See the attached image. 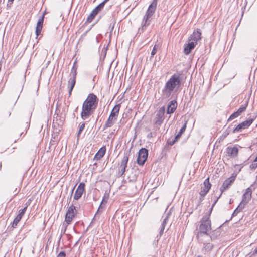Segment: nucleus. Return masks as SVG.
<instances>
[{
  "mask_svg": "<svg viewBox=\"0 0 257 257\" xmlns=\"http://www.w3.org/2000/svg\"><path fill=\"white\" fill-rule=\"evenodd\" d=\"M177 107V103L176 101H171L168 106L167 112L168 114L173 113Z\"/></svg>",
  "mask_w": 257,
  "mask_h": 257,
  "instance_id": "nucleus-19",
  "label": "nucleus"
},
{
  "mask_svg": "<svg viewBox=\"0 0 257 257\" xmlns=\"http://www.w3.org/2000/svg\"><path fill=\"white\" fill-rule=\"evenodd\" d=\"M44 15H43V16L38 20L37 26L36 27V34L37 36H38L39 35H40L42 28H43V24L44 21Z\"/></svg>",
  "mask_w": 257,
  "mask_h": 257,
  "instance_id": "nucleus-16",
  "label": "nucleus"
},
{
  "mask_svg": "<svg viewBox=\"0 0 257 257\" xmlns=\"http://www.w3.org/2000/svg\"><path fill=\"white\" fill-rule=\"evenodd\" d=\"M21 219L22 218H20L19 216H17L13 220V222L12 224L13 227H16L17 226L18 223L21 220Z\"/></svg>",
  "mask_w": 257,
  "mask_h": 257,
  "instance_id": "nucleus-25",
  "label": "nucleus"
},
{
  "mask_svg": "<svg viewBox=\"0 0 257 257\" xmlns=\"http://www.w3.org/2000/svg\"><path fill=\"white\" fill-rule=\"evenodd\" d=\"M236 176H237V174L233 173L232 174L231 177H230L229 178H228L227 180H226V189L227 188L229 187V186L231 185V184L234 182Z\"/></svg>",
  "mask_w": 257,
  "mask_h": 257,
  "instance_id": "nucleus-22",
  "label": "nucleus"
},
{
  "mask_svg": "<svg viewBox=\"0 0 257 257\" xmlns=\"http://www.w3.org/2000/svg\"><path fill=\"white\" fill-rule=\"evenodd\" d=\"M106 147L104 146L100 148L98 151L95 155L94 159L98 160L102 158L106 153Z\"/></svg>",
  "mask_w": 257,
  "mask_h": 257,
  "instance_id": "nucleus-18",
  "label": "nucleus"
},
{
  "mask_svg": "<svg viewBox=\"0 0 257 257\" xmlns=\"http://www.w3.org/2000/svg\"><path fill=\"white\" fill-rule=\"evenodd\" d=\"M108 1H109V0H104V3H106V2H107Z\"/></svg>",
  "mask_w": 257,
  "mask_h": 257,
  "instance_id": "nucleus-42",
  "label": "nucleus"
},
{
  "mask_svg": "<svg viewBox=\"0 0 257 257\" xmlns=\"http://www.w3.org/2000/svg\"><path fill=\"white\" fill-rule=\"evenodd\" d=\"M130 152H126L124 153V156L121 160V164L120 165V169L121 173V175L123 174L125 172L126 168L127 167V162L130 156Z\"/></svg>",
  "mask_w": 257,
  "mask_h": 257,
  "instance_id": "nucleus-10",
  "label": "nucleus"
},
{
  "mask_svg": "<svg viewBox=\"0 0 257 257\" xmlns=\"http://www.w3.org/2000/svg\"><path fill=\"white\" fill-rule=\"evenodd\" d=\"M85 184L83 182H81L78 187L77 188L74 195V199L75 200H79L82 196V194L84 193L85 190Z\"/></svg>",
  "mask_w": 257,
  "mask_h": 257,
  "instance_id": "nucleus-8",
  "label": "nucleus"
},
{
  "mask_svg": "<svg viewBox=\"0 0 257 257\" xmlns=\"http://www.w3.org/2000/svg\"><path fill=\"white\" fill-rule=\"evenodd\" d=\"M250 167L251 169H255L257 167V162H254L250 165Z\"/></svg>",
  "mask_w": 257,
  "mask_h": 257,
  "instance_id": "nucleus-33",
  "label": "nucleus"
},
{
  "mask_svg": "<svg viewBox=\"0 0 257 257\" xmlns=\"http://www.w3.org/2000/svg\"><path fill=\"white\" fill-rule=\"evenodd\" d=\"M201 39V32L200 29H196L194 30L189 38V41L196 42L197 43Z\"/></svg>",
  "mask_w": 257,
  "mask_h": 257,
  "instance_id": "nucleus-14",
  "label": "nucleus"
},
{
  "mask_svg": "<svg viewBox=\"0 0 257 257\" xmlns=\"http://www.w3.org/2000/svg\"><path fill=\"white\" fill-rule=\"evenodd\" d=\"M105 3L104 2H102L99 5H98L96 8H94L95 10H96V11L98 13L104 6Z\"/></svg>",
  "mask_w": 257,
  "mask_h": 257,
  "instance_id": "nucleus-27",
  "label": "nucleus"
},
{
  "mask_svg": "<svg viewBox=\"0 0 257 257\" xmlns=\"http://www.w3.org/2000/svg\"><path fill=\"white\" fill-rule=\"evenodd\" d=\"M251 194L252 191L251 189L250 188H247L242 196V199L241 203L236 208V209L234 211V214L240 212L244 208L245 206L250 200L251 198Z\"/></svg>",
  "mask_w": 257,
  "mask_h": 257,
  "instance_id": "nucleus-5",
  "label": "nucleus"
},
{
  "mask_svg": "<svg viewBox=\"0 0 257 257\" xmlns=\"http://www.w3.org/2000/svg\"><path fill=\"white\" fill-rule=\"evenodd\" d=\"M98 12L96 11V10L94 9L92 11L90 15L88 16L86 22L89 23L92 21L95 16L97 15Z\"/></svg>",
  "mask_w": 257,
  "mask_h": 257,
  "instance_id": "nucleus-23",
  "label": "nucleus"
},
{
  "mask_svg": "<svg viewBox=\"0 0 257 257\" xmlns=\"http://www.w3.org/2000/svg\"><path fill=\"white\" fill-rule=\"evenodd\" d=\"M200 235L207 234L208 231L211 229V223L208 219L203 220L199 227Z\"/></svg>",
  "mask_w": 257,
  "mask_h": 257,
  "instance_id": "nucleus-7",
  "label": "nucleus"
},
{
  "mask_svg": "<svg viewBox=\"0 0 257 257\" xmlns=\"http://www.w3.org/2000/svg\"><path fill=\"white\" fill-rule=\"evenodd\" d=\"M117 118L112 116L111 115L109 116L108 119L105 124V127H110L114 124V122L117 120Z\"/></svg>",
  "mask_w": 257,
  "mask_h": 257,
  "instance_id": "nucleus-21",
  "label": "nucleus"
},
{
  "mask_svg": "<svg viewBox=\"0 0 257 257\" xmlns=\"http://www.w3.org/2000/svg\"><path fill=\"white\" fill-rule=\"evenodd\" d=\"M186 126H187V122H186L183 126L182 127V128L180 129V131L179 132V133L180 134H181V135H182V134L186 130Z\"/></svg>",
  "mask_w": 257,
  "mask_h": 257,
  "instance_id": "nucleus-31",
  "label": "nucleus"
},
{
  "mask_svg": "<svg viewBox=\"0 0 257 257\" xmlns=\"http://www.w3.org/2000/svg\"><path fill=\"white\" fill-rule=\"evenodd\" d=\"M211 186V184L209 182V178L208 177L204 181L203 186L201 187L200 195L201 196H204L210 190Z\"/></svg>",
  "mask_w": 257,
  "mask_h": 257,
  "instance_id": "nucleus-11",
  "label": "nucleus"
},
{
  "mask_svg": "<svg viewBox=\"0 0 257 257\" xmlns=\"http://www.w3.org/2000/svg\"><path fill=\"white\" fill-rule=\"evenodd\" d=\"M246 109V107H240L236 112L238 113V114L240 115L242 112H243Z\"/></svg>",
  "mask_w": 257,
  "mask_h": 257,
  "instance_id": "nucleus-32",
  "label": "nucleus"
},
{
  "mask_svg": "<svg viewBox=\"0 0 257 257\" xmlns=\"http://www.w3.org/2000/svg\"><path fill=\"white\" fill-rule=\"evenodd\" d=\"M227 156L230 158H235L237 156L238 147L237 146H230L227 147L226 150Z\"/></svg>",
  "mask_w": 257,
  "mask_h": 257,
  "instance_id": "nucleus-12",
  "label": "nucleus"
},
{
  "mask_svg": "<svg viewBox=\"0 0 257 257\" xmlns=\"http://www.w3.org/2000/svg\"><path fill=\"white\" fill-rule=\"evenodd\" d=\"M98 98L93 93H90L87 96L86 99L84 101L81 117L83 120L88 118L93 113L97 106Z\"/></svg>",
  "mask_w": 257,
  "mask_h": 257,
  "instance_id": "nucleus-1",
  "label": "nucleus"
},
{
  "mask_svg": "<svg viewBox=\"0 0 257 257\" xmlns=\"http://www.w3.org/2000/svg\"><path fill=\"white\" fill-rule=\"evenodd\" d=\"M77 74V67L76 66V62H75L71 69L70 77L76 78Z\"/></svg>",
  "mask_w": 257,
  "mask_h": 257,
  "instance_id": "nucleus-24",
  "label": "nucleus"
},
{
  "mask_svg": "<svg viewBox=\"0 0 257 257\" xmlns=\"http://www.w3.org/2000/svg\"><path fill=\"white\" fill-rule=\"evenodd\" d=\"M181 134L179 133H178V134L175 136L174 140L177 142L178 139L181 137Z\"/></svg>",
  "mask_w": 257,
  "mask_h": 257,
  "instance_id": "nucleus-36",
  "label": "nucleus"
},
{
  "mask_svg": "<svg viewBox=\"0 0 257 257\" xmlns=\"http://www.w3.org/2000/svg\"><path fill=\"white\" fill-rule=\"evenodd\" d=\"M78 213L76 207L73 204H71L68 207L66 212L65 220L63 224L65 225L66 228L71 224L73 220L76 217Z\"/></svg>",
  "mask_w": 257,
  "mask_h": 257,
  "instance_id": "nucleus-3",
  "label": "nucleus"
},
{
  "mask_svg": "<svg viewBox=\"0 0 257 257\" xmlns=\"http://www.w3.org/2000/svg\"><path fill=\"white\" fill-rule=\"evenodd\" d=\"M197 43L196 42L192 41H190L188 44H185L183 50L184 53L186 55L189 54L191 51L194 49Z\"/></svg>",
  "mask_w": 257,
  "mask_h": 257,
  "instance_id": "nucleus-15",
  "label": "nucleus"
},
{
  "mask_svg": "<svg viewBox=\"0 0 257 257\" xmlns=\"http://www.w3.org/2000/svg\"><path fill=\"white\" fill-rule=\"evenodd\" d=\"M9 2H10L11 4H12L14 0H8Z\"/></svg>",
  "mask_w": 257,
  "mask_h": 257,
  "instance_id": "nucleus-41",
  "label": "nucleus"
},
{
  "mask_svg": "<svg viewBox=\"0 0 257 257\" xmlns=\"http://www.w3.org/2000/svg\"><path fill=\"white\" fill-rule=\"evenodd\" d=\"M180 83V76L176 74L173 75L165 84L163 90V94L167 97H169L171 93L179 86Z\"/></svg>",
  "mask_w": 257,
  "mask_h": 257,
  "instance_id": "nucleus-2",
  "label": "nucleus"
},
{
  "mask_svg": "<svg viewBox=\"0 0 257 257\" xmlns=\"http://www.w3.org/2000/svg\"><path fill=\"white\" fill-rule=\"evenodd\" d=\"M157 5V1L153 0L151 4L149 5L148 9L146 13V14L144 17V23L142 25V29L146 28L149 25V23H147L148 20L153 16L156 10Z\"/></svg>",
  "mask_w": 257,
  "mask_h": 257,
  "instance_id": "nucleus-4",
  "label": "nucleus"
},
{
  "mask_svg": "<svg viewBox=\"0 0 257 257\" xmlns=\"http://www.w3.org/2000/svg\"><path fill=\"white\" fill-rule=\"evenodd\" d=\"M11 114V112L9 111V112H8V117L10 116Z\"/></svg>",
  "mask_w": 257,
  "mask_h": 257,
  "instance_id": "nucleus-40",
  "label": "nucleus"
},
{
  "mask_svg": "<svg viewBox=\"0 0 257 257\" xmlns=\"http://www.w3.org/2000/svg\"><path fill=\"white\" fill-rule=\"evenodd\" d=\"M158 45H155L153 48V50L151 52V56L153 57L154 55H155L157 52V50H158Z\"/></svg>",
  "mask_w": 257,
  "mask_h": 257,
  "instance_id": "nucleus-30",
  "label": "nucleus"
},
{
  "mask_svg": "<svg viewBox=\"0 0 257 257\" xmlns=\"http://www.w3.org/2000/svg\"><path fill=\"white\" fill-rule=\"evenodd\" d=\"M181 134L179 133H178V134L175 136L174 140L177 142L178 139L181 137Z\"/></svg>",
  "mask_w": 257,
  "mask_h": 257,
  "instance_id": "nucleus-38",
  "label": "nucleus"
},
{
  "mask_svg": "<svg viewBox=\"0 0 257 257\" xmlns=\"http://www.w3.org/2000/svg\"><path fill=\"white\" fill-rule=\"evenodd\" d=\"M148 156V151L147 149L142 148L138 152V156L137 160V163L143 166L146 161Z\"/></svg>",
  "mask_w": 257,
  "mask_h": 257,
  "instance_id": "nucleus-6",
  "label": "nucleus"
},
{
  "mask_svg": "<svg viewBox=\"0 0 257 257\" xmlns=\"http://www.w3.org/2000/svg\"><path fill=\"white\" fill-rule=\"evenodd\" d=\"M76 78L70 77L68 81L67 88L69 90V95L71 96L73 89L76 84Z\"/></svg>",
  "mask_w": 257,
  "mask_h": 257,
  "instance_id": "nucleus-17",
  "label": "nucleus"
},
{
  "mask_svg": "<svg viewBox=\"0 0 257 257\" xmlns=\"http://www.w3.org/2000/svg\"><path fill=\"white\" fill-rule=\"evenodd\" d=\"M254 119L252 118L246 120L238 124L233 130V132H241L242 130L248 127L253 122Z\"/></svg>",
  "mask_w": 257,
  "mask_h": 257,
  "instance_id": "nucleus-9",
  "label": "nucleus"
},
{
  "mask_svg": "<svg viewBox=\"0 0 257 257\" xmlns=\"http://www.w3.org/2000/svg\"><path fill=\"white\" fill-rule=\"evenodd\" d=\"M181 134L179 133H178V134L175 136L174 140L177 142L178 139L181 137Z\"/></svg>",
  "mask_w": 257,
  "mask_h": 257,
  "instance_id": "nucleus-35",
  "label": "nucleus"
},
{
  "mask_svg": "<svg viewBox=\"0 0 257 257\" xmlns=\"http://www.w3.org/2000/svg\"><path fill=\"white\" fill-rule=\"evenodd\" d=\"M176 142V141L175 140H174L173 141H172L170 143V145H173Z\"/></svg>",
  "mask_w": 257,
  "mask_h": 257,
  "instance_id": "nucleus-39",
  "label": "nucleus"
},
{
  "mask_svg": "<svg viewBox=\"0 0 257 257\" xmlns=\"http://www.w3.org/2000/svg\"><path fill=\"white\" fill-rule=\"evenodd\" d=\"M85 127V123H82L80 125L79 127V130L77 134V138L78 139L79 138L80 134H81L82 132L83 131L84 128Z\"/></svg>",
  "mask_w": 257,
  "mask_h": 257,
  "instance_id": "nucleus-26",
  "label": "nucleus"
},
{
  "mask_svg": "<svg viewBox=\"0 0 257 257\" xmlns=\"http://www.w3.org/2000/svg\"><path fill=\"white\" fill-rule=\"evenodd\" d=\"M108 1H109V0H104V3H106V2H107Z\"/></svg>",
  "mask_w": 257,
  "mask_h": 257,
  "instance_id": "nucleus-43",
  "label": "nucleus"
},
{
  "mask_svg": "<svg viewBox=\"0 0 257 257\" xmlns=\"http://www.w3.org/2000/svg\"><path fill=\"white\" fill-rule=\"evenodd\" d=\"M120 107V104L116 105L111 110L110 115L117 118Z\"/></svg>",
  "mask_w": 257,
  "mask_h": 257,
  "instance_id": "nucleus-20",
  "label": "nucleus"
},
{
  "mask_svg": "<svg viewBox=\"0 0 257 257\" xmlns=\"http://www.w3.org/2000/svg\"><path fill=\"white\" fill-rule=\"evenodd\" d=\"M164 113L165 108L164 107H162L159 109L157 113L155 120L156 124L160 125L162 123L164 119Z\"/></svg>",
  "mask_w": 257,
  "mask_h": 257,
  "instance_id": "nucleus-13",
  "label": "nucleus"
},
{
  "mask_svg": "<svg viewBox=\"0 0 257 257\" xmlns=\"http://www.w3.org/2000/svg\"><path fill=\"white\" fill-rule=\"evenodd\" d=\"M239 115L238 114V113H237L236 111L234 113H233L230 117L229 118H228V121H230V120H233V119H234L235 118H236L238 116H239Z\"/></svg>",
  "mask_w": 257,
  "mask_h": 257,
  "instance_id": "nucleus-29",
  "label": "nucleus"
},
{
  "mask_svg": "<svg viewBox=\"0 0 257 257\" xmlns=\"http://www.w3.org/2000/svg\"><path fill=\"white\" fill-rule=\"evenodd\" d=\"M65 253L64 251H61L58 255L57 257H65Z\"/></svg>",
  "mask_w": 257,
  "mask_h": 257,
  "instance_id": "nucleus-34",
  "label": "nucleus"
},
{
  "mask_svg": "<svg viewBox=\"0 0 257 257\" xmlns=\"http://www.w3.org/2000/svg\"><path fill=\"white\" fill-rule=\"evenodd\" d=\"M27 208V206H26L24 208H23L22 210H19V214L17 215V216H19L20 218H22L24 214H25L26 210Z\"/></svg>",
  "mask_w": 257,
  "mask_h": 257,
  "instance_id": "nucleus-28",
  "label": "nucleus"
},
{
  "mask_svg": "<svg viewBox=\"0 0 257 257\" xmlns=\"http://www.w3.org/2000/svg\"><path fill=\"white\" fill-rule=\"evenodd\" d=\"M181 134L179 133H178V134L175 136L174 140L177 142L178 139L181 137Z\"/></svg>",
  "mask_w": 257,
  "mask_h": 257,
  "instance_id": "nucleus-37",
  "label": "nucleus"
}]
</instances>
